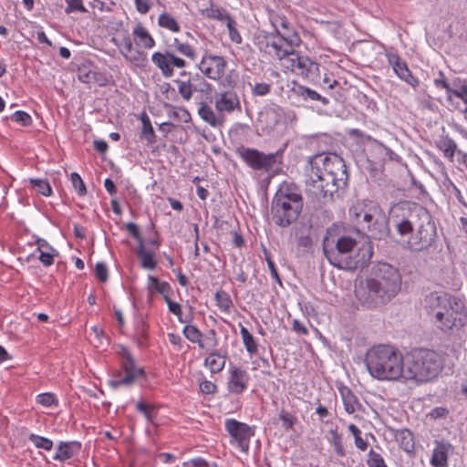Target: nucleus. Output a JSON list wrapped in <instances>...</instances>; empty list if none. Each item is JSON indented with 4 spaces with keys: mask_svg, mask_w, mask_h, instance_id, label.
Returning a JSON list of instances; mask_svg holds the SVG:
<instances>
[{
    "mask_svg": "<svg viewBox=\"0 0 467 467\" xmlns=\"http://www.w3.org/2000/svg\"><path fill=\"white\" fill-rule=\"evenodd\" d=\"M167 47L173 50L175 54L178 52L192 61L196 58L194 47L187 42L180 41L178 38H173L172 42L167 45Z\"/></svg>",
    "mask_w": 467,
    "mask_h": 467,
    "instance_id": "nucleus-29",
    "label": "nucleus"
},
{
    "mask_svg": "<svg viewBox=\"0 0 467 467\" xmlns=\"http://www.w3.org/2000/svg\"><path fill=\"white\" fill-rule=\"evenodd\" d=\"M227 63L221 56L205 53L198 64L200 71L212 80H220L225 72Z\"/></svg>",
    "mask_w": 467,
    "mask_h": 467,
    "instance_id": "nucleus-17",
    "label": "nucleus"
},
{
    "mask_svg": "<svg viewBox=\"0 0 467 467\" xmlns=\"http://www.w3.org/2000/svg\"><path fill=\"white\" fill-rule=\"evenodd\" d=\"M435 447L431 458V464L433 467H448V457L454 451L452 444L447 441L436 440Z\"/></svg>",
    "mask_w": 467,
    "mask_h": 467,
    "instance_id": "nucleus-20",
    "label": "nucleus"
},
{
    "mask_svg": "<svg viewBox=\"0 0 467 467\" xmlns=\"http://www.w3.org/2000/svg\"><path fill=\"white\" fill-rule=\"evenodd\" d=\"M237 153L243 161L254 171H273L282 162V151L265 154L256 149L241 147Z\"/></svg>",
    "mask_w": 467,
    "mask_h": 467,
    "instance_id": "nucleus-9",
    "label": "nucleus"
},
{
    "mask_svg": "<svg viewBox=\"0 0 467 467\" xmlns=\"http://www.w3.org/2000/svg\"><path fill=\"white\" fill-rule=\"evenodd\" d=\"M80 448L81 444L78 441H60L53 459L65 462L77 455Z\"/></svg>",
    "mask_w": 467,
    "mask_h": 467,
    "instance_id": "nucleus-25",
    "label": "nucleus"
},
{
    "mask_svg": "<svg viewBox=\"0 0 467 467\" xmlns=\"http://www.w3.org/2000/svg\"><path fill=\"white\" fill-rule=\"evenodd\" d=\"M200 390L202 393L209 395L216 392V385L209 380H203L200 383Z\"/></svg>",
    "mask_w": 467,
    "mask_h": 467,
    "instance_id": "nucleus-58",
    "label": "nucleus"
},
{
    "mask_svg": "<svg viewBox=\"0 0 467 467\" xmlns=\"http://www.w3.org/2000/svg\"><path fill=\"white\" fill-rule=\"evenodd\" d=\"M437 147L450 161H453L455 153H458L456 142L450 137H443L437 142Z\"/></svg>",
    "mask_w": 467,
    "mask_h": 467,
    "instance_id": "nucleus-33",
    "label": "nucleus"
},
{
    "mask_svg": "<svg viewBox=\"0 0 467 467\" xmlns=\"http://www.w3.org/2000/svg\"><path fill=\"white\" fill-rule=\"evenodd\" d=\"M214 106L218 113L231 114L235 110L241 111L242 109L240 99L233 89L216 93Z\"/></svg>",
    "mask_w": 467,
    "mask_h": 467,
    "instance_id": "nucleus-19",
    "label": "nucleus"
},
{
    "mask_svg": "<svg viewBox=\"0 0 467 467\" xmlns=\"http://www.w3.org/2000/svg\"><path fill=\"white\" fill-rule=\"evenodd\" d=\"M388 61L392 66V68L396 75L406 83L412 87H416L419 84V80L413 77L410 69L408 68L407 64L401 60L399 55L397 54H387Z\"/></svg>",
    "mask_w": 467,
    "mask_h": 467,
    "instance_id": "nucleus-21",
    "label": "nucleus"
},
{
    "mask_svg": "<svg viewBox=\"0 0 467 467\" xmlns=\"http://www.w3.org/2000/svg\"><path fill=\"white\" fill-rule=\"evenodd\" d=\"M165 302L167 303L169 311L171 313H172L173 315H175L178 317L180 322H182V323L186 322L185 320H183L182 318V307H181L180 304L171 301L170 297L166 298Z\"/></svg>",
    "mask_w": 467,
    "mask_h": 467,
    "instance_id": "nucleus-55",
    "label": "nucleus"
},
{
    "mask_svg": "<svg viewBox=\"0 0 467 467\" xmlns=\"http://www.w3.org/2000/svg\"><path fill=\"white\" fill-rule=\"evenodd\" d=\"M133 35L145 48L150 49L155 46V40L140 23L137 24L134 27Z\"/></svg>",
    "mask_w": 467,
    "mask_h": 467,
    "instance_id": "nucleus-34",
    "label": "nucleus"
},
{
    "mask_svg": "<svg viewBox=\"0 0 467 467\" xmlns=\"http://www.w3.org/2000/svg\"><path fill=\"white\" fill-rule=\"evenodd\" d=\"M28 439L36 448L43 449L45 451H51L53 448V441L46 437L32 433L29 435Z\"/></svg>",
    "mask_w": 467,
    "mask_h": 467,
    "instance_id": "nucleus-44",
    "label": "nucleus"
},
{
    "mask_svg": "<svg viewBox=\"0 0 467 467\" xmlns=\"http://www.w3.org/2000/svg\"><path fill=\"white\" fill-rule=\"evenodd\" d=\"M126 229L139 242V245L143 244V239L140 236V234L136 223L132 222L127 223Z\"/></svg>",
    "mask_w": 467,
    "mask_h": 467,
    "instance_id": "nucleus-60",
    "label": "nucleus"
},
{
    "mask_svg": "<svg viewBox=\"0 0 467 467\" xmlns=\"http://www.w3.org/2000/svg\"><path fill=\"white\" fill-rule=\"evenodd\" d=\"M368 207V202H357L349 208L348 214H349L351 221L355 224L359 223V221H360L361 217L363 216V213L366 212Z\"/></svg>",
    "mask_w": 467,
    "mask_h": 467,
    "instance_id": "nucleus-40",
    "label": "nucleus"
},
{
    "mask_svg": "<svg viewBox=\"0 0 467 467\" xmlns=\"http://www.w3.org/2000/svg\"><path fill=\"white\" fill-rule=\"evenodd\" d=\"M174 82L177 85L179 94L186 101L192 98L194 91L209 94L212 89L211 84L199 74L189 78L188 80L176 79Z\"/></svg>",
    "mask_w": 467,
    "mask_h": 467,
    "instance_id": "nucleus-18",
    "label": "nucleus"
},
{
    "mask_svg": "<svg viewBox=\"0 0 467 467\" xmlns=\"http://www.w3.org/2000/svg\"><path fill=\"white\" fill-rule=\"evenodd\" d=\"M457 305V300L451 295L445 292H431L427 295L423 300V308L432 321L436 317H441L442 312L451 308V306Z\"/></svg>",
    "mask_w": 467,
    "mask_h": 467,
    "instance_id": "nucleus-13",
    "label": "nucleus"
},
{
    "mask_svg": "<svg viewBox=\"0 0 467 467\" xmlns=\"http://www.w3.org/2000/svg\"><path fill=\"white\" fill-rule=\"evenodd\" d=\"M11 119H12V120H14L17 123H20L22 126H25V127L29 126L32 122L31 116L23 110L16 111L12 115Z\"/></svg>",
    "mask_w": 467,
    "mask_h": 467,
    "instance_id": "nucleus-50",
    "label": "nucleus"
},
{
    "mask_svg": "<svg viewBox=\"0 0 467 467\" xmlns=\"http://www.w3.org/2000/svg\"><path fill=\"white\" fill-rule=\"evenodd\" d=\"M184 337L192 343H197L199 348H202V334L194 325H186L182 330Z\"/></svg>",
    "mask_w": 467,
    "mask_h": 467,
    "instance_id": "nucleus-38",
    "label": "nucleus"
},
{
    "mask_svg": "<svg viewBox=\"0 0 467 467\" xmlns=\"http://www.w3.org/2000/svg\"><path fill=\"white\" fill-rule=\"evenodd\" d=\"M329 433L331 434L330 443L333 445L336 453L340 457H344L346 451L342 444V436L334 429H331Z\"/></svg>",
    "mask_w": 467,
    "mask_h": 467,
    "instance_id": "nucleus-43",
    "label": "nucleus"
},
{
    "mask_svg": "<svg viewBox=\"0 0 467 467\" xmlns=\"http://www.w3.org/2000/svg\"><path fill=\"white\" fill-rule=\"evenodd\" d=\"M200 13L205 18L219 21H226L229 17H231L223 8H221L212 2L210 3L209 6L201 8Z\"/></svg>",
    "mask_w": 467,
    "mask_h": 467,
    "instance_id": "nucleus-30",
    "label": "nucleus"
},
{
    "mask_svg": "<svg viewBox=\"0 0 467 467\" xmlns=\"http://www.w3.org/2000/svg\"><path fill=\"white\" fill-rule=\"evenodd\" d=\"M301 43V37L295 34L283 36L278 32L261 31L254 36V45L258 49L280 61H285L289 55L294 54V49L298 47Z\"/></svg>",
    "mask_w": 467,
    "mask_h": 467,
    "instance_id": "nucleus-8",
    "label": "nucleus"
},
{
    "mask_svg": "<svg viewBox=\"0 0 467 467\" xmlns=\"http://www.w3.org/2000/svg\"><path fill=\"white\" fill-rule=\"evenodd\" d=\"M292 90L295 95L301 98L305 101H320L322 105H327L329 103L328 99L321 96L316 90L307 87L297 85L294 87Z\"/></svg>",
    "mask_w": 467,
    "mask_h": 467,
    "instance_id": "nucleus-26",
    "label": "nucleus"
},
{
    "mask_svg": "<svg viewBox=\"0 0 467 467\" xmlns=\"http://www.w3.org/2000/svg\"><path fill=\"white\" fill-rule=\"evenodd\" d=\"M113 42L119 47L121 55L129 61L135 62L138 60L139 52H134L133 44L129 35L125 36L120 44L117 43V39L113 38Z\"/></svg>",
    "mask_w": 467,
    "mask_h": 467,
    "instance_id": "nucleus-31",
    "label": "nucleus"
},
{
    "mask_svg": "<svg viewBox=\"0 0 467 467\" xmlns=\"http://www.w3.org/2000/svg\"><path fill=\"white\" fill-rule=\"evenodd\" d=\"M215 301L216 306L223 312H229L232 306L233 301L229 296V294L223 290L217 291L215 293Z\"/></svg>",
    "mask_w": 467,
    "mask_h": 467,
    "instance_id": "nucleus-41",
    "label": "nucleus"
},
{
    "mask_svg": "<svg viewBox=\"0 0 467 467\" xmlns=\"http://www.w3.org/2000/svg\"><path fill=\"white\" fill-rule=\"evenodd\" d=\"M249 376L241 368L234 367L230 370L227 383L228 390L234 394H241L247 388Z\"/></svg>",
    "mask_w": 467,
    "mask_h": 467,
    "instance_id": "nucleus-22",
    "label": "nucleus"
},
{
    "mask_svg": "<svg viewBox=\"0 0 467 467\" xmlns=\"http://www.w3.org/2000/svg\"><path fill=\"white\" fill-rule=\"evenodd\" d=\"M285 67L310 81H317L319 78V64L306 56L300 55L296 48L294 54L289 55L284 62Z\"/></svg>",
    "mask_w": 467,
    "mask_h": 467,
    "instance_id": "nucleus-12",
    "label": "nucleus"
},
{
    "mask_svg": "<svg viewBox=\"0 0 467 467\" xmlns=\"http://www.w3.org/2000/svg\"><path fill=\"white\" fill-rule=\"evenodd\" d=\"M30 183L33 187L36 188L39 193L44 196H49L52 193V189L49 182L44 179H30Z\"/></svg>",
    "mask_w": 467,
    "mask_h": 467,
    "instance_id": "nucleus-45",
    "label": "nucleus"
},
{
    "mask_svg": "<svg viewBox=\"0 0 467 467\" xmlns=\"http://www.w3.org/2000/svg\"><path fill=\"white\" fill-rule=\"evenodd\" d=\"M389 221L397 234L407 238L405 247L410 252H425L435 244L437 228L431 214L422 205L400 202L390 208Z\"/></svg>",
    "mask_w": 467,
    "mask_h": 467,
    "instance_id": "nucleus-1",
    "label": "nucleus"
},
{
    "mask_svg": "<svg viewBox=\"0 0 467 467\" xmlns=\"http://www.w3.org/2000/svg\"><path fill=\"white\" fill-rule=\"evenodd\" d=\"M433 326L443 333L451 334L454 330H461L467 324V315L454 311L453 307L442 312L441 317H436L431 321Z\"/></svg>",
    "mask_w": 467,
    "mask_h": 467,
    "instance_id": "nucleus-16",
    "label": "nucleus"
},
{
    "mask_svg": "<svg viewBox=\"0 0 467 467\" xmlns=\"http://www.w3.org/2000/svg\"><path fill=\"white\" fill-rule=\"evenodd\" d=\"M226 26L229 32L230 39L236 44H240L242 42V36L236 28L235 21L232 17H229L226 20Z\"/></svg>",
    "mask_w": 467,
    "mask_h": 467,
    "instance_id": "nucleus-48",
    "label": "nucleus"
},
{
    "mask_svg": "<svg viewBox=\"0 0 467 467\" xmlns=\"http://www.w3.org/2000/svg\"><path fill=\"white\" fill-rule=\"evenodd\" d=\"M279 419L282 421L283 427L286 430L292 429L296 420V417L284 410H281Z\"/></svg>",
    "mask_w": 467,
    "mask_h": 467,
    "instance_id": "nucleus-52",
    "label": "nucleus"
},
{
    "mask_svg": "<svg viewBox=\"0 0 467 467\" xmlns=\"http://www.w3.org/2000/svg\"><path fill=\"white\" fill-rule=\"evenodd\" d=\"M202 349L207 351L214 349L218 346V337L214 329L209 330L206 334L202 335Z\"/></svg>",
    "mask_w": 467,
    "mask_h": 467,
    "instance_id": "nucleus-42",
    "label": "nucleus"
},
{
    "mask_svg": "<svg viewBox=\"0 0 467 467\" xmlns=\"http://www.w3.org/2000/svg\"><path fill=\"white\" fill-rule=\"evenodd\" d=\"M367 139L372 143L371 151L378 155L379 162L384 161L386 158L390 161L396 160L398 158V155L392 150L386 147L383 143L370 136H367Z\"/></svg>",
    "mask_w": 467,
    "mask_h": 467,
    "instance_id": "nucleus-28",
    "label": "nucleus"
},
{
    "mask_svg": "<svg viewBox=\"0 0 467 467\" xmlns=\"http://www.w3.org/2000/svg\"><path fill=\"white\" fill-rule=\"evenodd\" d=\"M204 365L212 373L222 371L225 365V357L218 352H212L204 360Z\"/></svg>",
    "mask_w": 467,
    "mask_h": 467,
    "instance_id": "nucleus-32",
    "label": "nucleus"
},
{
    "mask_svg": "<svg viewBox=\"0 0 467 467\" xmlns=\"http://www.w3.org/2000/svg\"><path fill=\"white\" fill-rule=\"evenodd\" d=\"M401 276L397 268L387 263H379L373 277L367 281L368 292L376 304H385L392 299L400 290Z\"/></svg>",
    "mask_w": 467,
    "mask_h": 467,
    "instance_id": "nucleus-7",
    "label": "nucleus"
},
{
    "mask_svg": "<svg viewBox=\"0 0 467 467\" xmlns=\"http://www.w3.org/2000/svg\"><path fill=\"white\" fill-rule=\"evenodd\" d=\"M434 84L437 88H444L448 94H451V88L441 71L439 72V77L434 79Z\"/></svg>",
    "mask_w": 467,
    "mask_h": 467,
    "instance_id": "nucleus-61",
    "label": "nucleus"
},
{
    "mask_svg": "<svg viewBox=\"0 0 467 467\" xmlns=\"http://www.w3.org/2000/svg\"><path fill=\"white\" fill-rule=\"evenodd\" d=\"M225 430L231 436V443L236 444L244 452L249 451L250 439L254 431L251 426L234 419H227L224 422Z\"/></svg>",
    "mask_w": 467,
    "mask_h": 467,
    "instance_id": "nucleus-15",
    "label": "nucleus"
},
{
    "mask_svg": "<svg viewBox=\"0 0 467 467\" xmlns=\"http://www.w3.org/2000/svg\"><path fill=\"white\" fill-rule=\"evenodd\" d=\"M339 392L342 398L344 409L348 414H353L360 408L361 405L358 398L350 389L348 387H341L339 388Z\"/></svg>",
    "mask_w": 467,
    "mask_h": 467,
    "instance_id": "nucleus-27",
    "label": "nucleus"
},
{
    "mask_svg": "<svg viewBox=\"0 0 467 467\" xmlns=\"http://www.w3.org/2000/svg\"><path fill=\"white\" fill-rule=\"evenodd\" d=\"M304 207L300 189L294 183L280 184L271 202V214L274 223L287 228L295 223Z\"/></svg>",
    "mask_w": 467,
    "mask_h": 467,
    "instance_id": "nucleus-6",
    "label": "nucleus"
},
{
    "mask_svg": "<svg viewBox=\"0 0 467 467\" xmlns=\"http://www.w3.org/2000/svg\"><path fill=\"white\" fill-rule=\"evenodd\" d=\"M240 326V334L243 339L244 346L246 351L253 355L257 352V344L253 337V335L248 331L246 327L239 324Z\"/></svg>",
    "mask_w": 467,
    "mask_h": 467,
    "instance_id": "nucleus-37",
    "label": "nucleus"
},
{
    "mask_svg": "<svg viewBox=\"0 0 467 467\" xmlns=\"http://www.w3.org/2000/svg\"><path fill=\"white\" fill-rule=\"evenodd\" d=\"M357 225L366 230L374 239L380 240L386 234L385 216L381 209L373 202H368V209Z\"/></svg>",
    "mask_w": 467,
    "mask_h": 467,
    "instance_id": "nucleus-11",
    "label": "nucleus"
},
{
    "mask_svg": "<svg viewBox=\"0 0 467 467\" xmlns=\"http://www.w3.org/2000/svg\"><path fill=\"white\" fill-rule=\"evenodd\" d=\"M137 254L140 259L141 267L149 270H153L156 267L157 262L154 259L153 254L146 250L143 244L139 245Z\"/></svg>",
    "mask_w": 467,
    "mask_h": 467,
    "instance_id": "nucleus-35",
    "label": "nucleus"
},
{
    "mask_svg": "<svg viewBox=\"0 0 467 467\" xmlns=\"http://www.w3.org/2000/svg\"><path fill=\"white\" fill-rule=\"evenodd\" d=\"M158 24L161 27L177 33L181 30L178 22L169 14L162 13L159 16Z\"/></svg>",
    "mask_w": 467,
    "mask_h": 467,
    "instance_id": "nucleus-39",
    "label": "nucleus"
},
{
    "mask_svg": "<svg viewBox=\"0 0 467 467\" xmlns=\"http://www.w3.org/2000/svg\"><path fill=\"white\" fill-rule=\"evenodd\" d=\"M396 439L400 443L401 449L410 452L414 449L413 434L409 430L399 431L396 434Z\"/></svg>",
    "mask_w": 467,
    "mask_h": 467,
    "instance_id": "nucleus-36",
    "label": "nucleus"
},
{
    "mask_svg": "<svg viewBox=\"0 0 467 467\" xmlns=\"http://www.w3.org/2000/svg\"><path fill=\"white\" fill-rule=\"evenodd\" d=\"M367 464L368 467H388L383 457L372 449L368 453Z\"/></svg>",
    "mask_w": 467,
    "mask_h": 467,
    "instance_id": "nucleus-47",
    "label": "nucleus"
},
{
    "mask_svg": "<svg viewBox=\"0 0 467 467\" xmlns=\"http://www.w3.org/2000/svg\"><path fill=\"white\" fill-rule=\"evenodd\" d=\"M151 61L164 78H171L175 68H184L187 66L186 60L177 56L170 48L163 52H154L151 55Z\"/></svg>",
    "mask_w": 467,
    "mask_h": 467,
    "instance_id": "nucleus-14",
    "label": "nucleus"
},
{
    "mask_svg": "<svg viewBox=\"0 0 467 467\" xmlns=\"http://www.w3.org/2000/svg\"><path fill=\"white\" fill-rule=\"evenodd\" d=\"M36 400L38 404L46 408H49L53 405L57 406L58 404L57 399L51 392L38 394L36 398Z\"/></svg>",
    "mask_w": 467,
    "mask_h": 467,
    "instance_id": "nucleus-46",
    "label": "nucleus"
},
{
    "mask_svg": "<svg viewBox=\"0 0 467 467\" xmlns=\"http://www.w3.org/2000/svg\"><path fill=\"white\" fill-rule=\"evenodd\" d=\"M184 467H208V462L201 457L183 462Z\"/></svg>",
    "mask_w": 467,
    "mask_h": 467,
    "instance_id": "nucleus-64",
    "label": "nucleus"
},
{
    "mask_svg": "<svg viewBox=\"0 0 467 467\" xmlns=\"http://www.w3.org/2000/svg\"><path fill=\"white\" fill-rule=\"evenodd\" d=\"M269 20L272 26L274 27V31L272 33L278 32L283 36H291L293 34H295L296 36H300L285 15L279 13H272L269 16Z\"/></svg>",
    "mask_w": 467,
    "mask_h": 467,
    "instance_id": "nucleus-23",
    "label": "nucleus"
},
{
    "mask_svg": "<svg viewBox=\"0 0 467 467\" xmlns=\"http://www.w3.org/2000/svg\"><path fill=\"white\" fill-rule=\"evenodd\" d=\"M271 90V86L267 83H257L253 88V94L255 96H265Z\"/></svg>",
    "mask_w": 467,
    "mask_h": 467,
    "instance_id": "nucleus-59",
    "label": "nucleus"
},
{
    "mask_svg": "<svg viewBox=\"0 0 467 467\" xmlns=\"http://www.w3.org/2000/svg\"><path fill=\"white\" fill-rule=\"evenodd\" d=\"M67 7L65 12L70 14L74 11H79L81 13H87V8L83 5L82 0H65Z\"/></svg>",
    "mask_w": 467,
    "mask_h": 467,
    "instance_id": "nucleus-51",
    "label": "nucleus"
},
{
    "mask_svg": "<svg viewBox=\"0 0 467 467\" xmlns=\"http://www.w3.org/2000/svg\"><path fill=\"white\" fill-rule=\"evenodd\" d=\"M444 354L428 348H416L405 358L404 379L422 384L438 378L444 368Z\"/></svg>",
    "mask_w": 467,
    "mask_h": 467,
    "instance_id": "nucleus-5",
    "label": "nucleus"
},
{
    "mask_svg": "<svg viewBox=\"0 0 467 467\" xmlns=\"http://www.w3.org/2000/svg\"><path fill=\"white\" fill-rule=\"evenodd\" d=\"M120 356V368L125 375L122 377L119 372L115 379L109 380V385L114 389L120 386H130L136 379L143 378L145 374L144 368L136 364L135 359L127 348H122Z\"/></svg>",
    "mask_w": 467,
    "mask_h": 467,
    "instance_id": "nucleus-10",
    "label": "nucleus"
},
{
    "mask_svg": "<svg viewBox=\"0 0 467 467\" xmlns=\"http://www.w3.org/2000/svg\"><path fill=\"white\" fill-rule=\"evenodd\" d=\"M95 275H96V277L100 282L105 283L108 280L107 265L102 262L97 263L96 266H95Z\"/></svg>",
    "mask_w": 467,
    "mask_h": 467,
    "instance_id": "nucleus-54",
    "label": "nucleus"
},
{
    "mask_svg": "<svg viewBox=\"0 0 467 467\" xmlns=\"http://www.w3.org/2000/svg\"><path fill=\"white\" fill-rule=\"evenodd\" d=\"M305 171L306 192L319 204L330 202L335 192L348 185L347 166L337 154H318L310 158Z\"/></svg>",
    "mask_w": 467,
    "mask_h": 467,
    "instance_id": "nucleus-2",
    "label": "nucleus"
},
{
    "mask_svg": "<svg viewBox=\"0 0 467 467\" xmlns=\"http://www.w3.org/2000/svg\"><path fill=\"white\" fill-rule=\"evenodd\" d=\"M78 78L82 83H91L96 80V72L92 70L79 69Z\"/></svg>",
    "mask_w": 467,
    "mask_h": 467,
    "instance_id": "nucleus-56",
    "label": "nucleus"
},
{
    "mask_svg": "<svg viewBox=\"0 0 467 467\" xmlns=\"http://www.w3.org/2000/svg\"><path fill=\"white\" fill-rule=\"evenodd\" d=\"M56 256H58V251L56 250V252H42L39 253V261L45 265V266H50L54 264V258Z\"/></svg>",
    "mask_w": 467,
    "mask_h": 467,
    "instance_id": "nucleus-53",
    "label": "nucleus"
},
{
    "mask_svg": "<svg viewBox=\"0 0 467 467\" xmlns=\"http://www.w3.org/2000/svg\"><path fill=\"white\" fill-rule=\"evenodd\" d=\"M36 244L37 245L36 252L41 253L42 252H56L57 249H55L52 245L48 244V242L42 238H36Z\"/></svg>",
    "mask_w": 467,
    "mask_h": 467,
    "instance_id": "nucleus-62",
    "label": "nucleus"
},
{
    "mask_svg": "<svg viewBox=\"0 0 467 467\" xmlns=\"http://www.w3.org/2000/svg\"><path fill=\"white\" fill-rule=\"evenodd\" d=\"M70 180L78 194L79 196H84L87 193V189L79 174L77 172H72L70 175Z\"/></svg>",
    "mask_w": 467,
    "mask_h": 467,
    "instance_id": "nucleus-49",
    "label": "nucleus"
},
{
    "mask_svg": "<svg viewBox=\"0 0 467 467\" xmlns=\"http://www.w3.org/2000/svg\"><path fill=\"white\" fill-rule=\"evenodd\" d=\"M142 135L149 143L154 142L155 134L151 123H144V126L142 127Z\"/></svg>",
    "mask_w": 467,
    "mask_h": 467,
    "instance_id": "nucleus-63",
    "label": "nucleus"
},
{
    "mask_svg": "<svg viewBox=\"0 0 467 467\" xmlns=\"http://www.w3.org/2000/svg\"><path fill=\"white\" fill-rule=\"evenodd\" d=\"M198 105V115L199 117L207 124L213 128H217L223 125V116L217 114L213 108L208 105L205 101H199Z\"/></svg>",
    "mask_w": 467,
    "mask_h": 467,
    "instance_id": "nucleus-24",
    "label": "nucleus"
},
{
    "mask_svg": "<svg viewBox=\"0 0 467 467\" xmlns=\"http://www.w3.org/2000/svg\"><path fill=\"white\" fill-rule=\"evenodd\" d=\"M365 361L369 374L379 380L404 379L405 359L394 347L375 346L367 352Z\"/></svg>",
    "mask_w": 467,
    "mask_h": 467,
    "instance_id": "nucleus-4",
    "label": "nucleus"
},
{
    "mask_svg": "<svg viewBox=\"0 0 467 467\" xmlns=\"http://www.w3.org/2000/svg\"><path fill=\"white\" fill-rule=\"evenodd\" d=\"M324 253L328 262L344 270H356L368 265L373 255V248L370 242H365L358 246L357 241L347 235L337 238L336 245L328 248L324 246Z\"/></svg>",
    "mask_w": 467,
    "mask_h": 467,
    "instance_id": "nucleus-3",
    "label": "nucleus"
},
{
    "mask_svg": "<svg viewBox=\"0 0 467 467\" xmlns=\"http://www.w3.org/2000/svg\"><path fill=\"white\" fill-rule=\"evenodd\" d=\"M448 415L449 410L445 407H436L429 413V416L432 420L445 419Z\"/></svg>",
    "mask_w": 467,
    "mask_h": 467,
    "instance_id": "nucleus-57",
    "label": "nucleus"
}]
</instances>
